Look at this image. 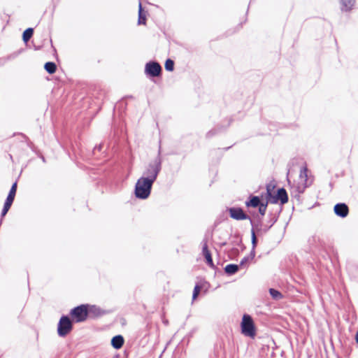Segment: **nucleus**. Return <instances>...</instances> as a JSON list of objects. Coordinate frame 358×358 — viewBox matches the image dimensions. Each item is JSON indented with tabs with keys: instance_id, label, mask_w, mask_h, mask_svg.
I'll return each instance as SVG.
<instances>
[{
	"instance_id": "6e6552de",
	"label": "nucleus",
	"mask_w": 358,
	"mask_h": 358,
	"mask_svg": "<svg viewBox=\"0 0 358 358\" xmlns=\"http://www.w3.org/2000/svg\"><path fill=\"white\" fill-rule=\"evenodd\" d=\"M162 68L159 62L150 61L145 66V73L149 77H158L161 75Z\"/></svg>"
},
{
	"instance_id": "f3484780",
	"label": "nucleus",
	"mask_w": 358,
	"mask_h": 358,
	"mask_svg": "<svg viewBox=\"0 0 358 358\" xmlns=\"http://www.w3.org/2000/svg\"><path fill=\"white\" fill-rule=\"evenodd\" d=\"M124 340L122 335H117L112 338L111 339V345L115 349H120L122 347L124 344Z\"/></svg>"
},
{
	"instance_id": "f704fd0d",
	"label": "nucleus",
	"mask_w": 358,
	"mask_h": 358,
	"mask_svg": "<svg viewBox=\"0 0 358 358\" xmlns=\"http://www.w3.org/2000/svg\"><path fill=\"white\" fill-rule=\"evenodd\" d=\"M255 250L254 248H252L250 256H248L250 257V260L252 259L255 257Z\"/></svg>"
},
{
	"instance_id": "72a5a7b5",
	"label": "nucleus",
	"mask_w": 358,
	"mask_h": 358,
	"mask_svg": "<svg viewBox=\"0 0 358 358\" xmlns=\"http://www.w3.org/2000/svg\"><path fill=\"white\" fill-rule=\"evenodd\" d=\"M215 134V130H210L209 131L207 134H206V136L208 138H210L212 137L213 136H214Z\"/></svg>"
},
{
	"instance_id": "dca6fc26",
	"label": "nucleus",
	"mask_w": 358,
	"mask_h": 358,
	"mask_svg": "<svg viewBox=\"0 0 358 358\" xmlns=\"http://www.w3.org/2000/svg\"><path fill=\"white\" fill-rule=\"evenodd\" d=\"M341 7V9L342 11L348 12L350 11L355 4V0H339Z\"/></svg>"
},
{
	"instance_id": "e433bc0d",
	"label": "nucleus",
	"mask_w": 358,
	"mask_h": 358,
	"mask_svg": "<svg viewBox=\"0 0 358 358\" xmlns=\"http://www.w3.org/2000/svg\"><path fill=\"white\" fill-rule=\"evenodd\" d=\"M11 206H12V205H10V203H6V202L5 201L4 205H3V207H5V208H7L10 209V208L11 207Z\"/></svg>"
},
{
	"instance_id": "a211bd4d",
	"label": "nucleus",
	"mask_w": 358,
	"mask_h": 358,
	"mask_svg": "<svg viewBox=\"0 0 358 358\" xmlns=\"http://www.w3.org/2000/svg\"><path fill=\"white\" fill-rule=\"evenodd\" d=\"M239 268L240 266L238 264H229L224 267V272L228 275H231L237 273L239 270Z\"/></svg>"
},
{
	"instance_id": "7c9ffc66",
	"label": "nucleus",
	"mask_w": 358,
	"mask_h": 358,
	"mask_svg": "<svg viewBox=\"0 0 358 358\" xmlns=\"http://www.w3.org/2000/svg\"><path fill=\"white\" fill-rule=\"evenodd\" d=\"M250 257H245L243 258L240 262L239 266H243L248 262H249Z\"/></svg>"
},
{
	"instance_id": "0eeeda50",
	"label": "nucleus",
	"mask_w": 358,
	"mask_h": 358,
	"mask_svg": "<svg viewBox=\"0 0 358 358\" xmlns=\"http://www.w3.org/2000/svg\"><path fill=\"white\" fill-rule=\"evenodd\" d=\"M270 217V225H264V224L262 223L261 219H258L257 222H255L253 220L250 218V222L252 226V229L255 231L257 230V231H263L264 233H266L271 227L278 220V217L275 214H269Z\"/></svg>"
},
{
	"instance_id": "c756f323",
	"label": "nucleus",
	"mask_w": 358,
	"mask_h": 358,
	"mask_svg": "<svg viewBox=\"0 0 358 358\" xmlns=\"http://www.w3.org/2000/svg\"><path fill=\"white\" fill-rule=\"evenodd\" d=\"M14 199H15V196H14L8 194L7 198H6L5 201L6 203H10V205H12L13 203Z\"/></svg>"
},
{
	"instance_id": "4c0bfd02",
	"label": "nucleus",
	"mask_w": 358,
	"mask_h": 358,
	"mask_svg": "<svg viewBox=\"0 0 358 358\" xmlns=\"http://www.w3.org/2000/svg\"><path fill=\"white\" fill-rule=\"evenodd\" d=\"M355 341H356L357 343H358V331H357L356 335H355Z\"/></svg>"
},
{
	"instance_id": "9d476101",
	"label": "nucleus",
	"mask_w": 358,
	"mask_h": 358,
	"mask_svg": "<svg viewBox=\"0 0 358 358\" xmlns=\"http://www.w3.org/2000/svg\"><path fill=\"white\" fill-rule=\"evenodd\" d=\"M334 211L337 216L344 218L348 216L349 208L345 203H338L334 206Z\"/></svg>"
},
{
	"instance_id": "4be33fe9",
	"label": "nucleus",
	"mask_w": 358,
	"mask_h": 358,
	"mask_svg": "<svg viewBox=\"0 0 358 358\" xmlns=\"http://www.w3.org/2000/svg\"><path fill=\"white\" fill-rule=\"evenodd\" d=\"M269 294H271L272 298L275 300L281 299L283 297L281 292L273 288L269 289Z\"/></svg>"
},
{
	"instance_id": "423d86ee",
	"label": "nucleus",
	"mask_w": 358,
	"mask_h": 358,
	"mask_svg": "<svg viewBox=\"0 0 358 358\" xmlns=\"http://www.w3.org/2000/svg\"><path fill=\"white\" fill-rule=\"evenodd\" d=\"M266 194H267V200L269 201L272 203H277L278 201L280 202L281 204H285L288 201V195L287 193L283 187L279 188L277 191L275 195H273L269 187L266 188Z\"/></svg>"
},
{
	"instance_id": "9b49d317",
	"label": "nucleus",
	"mask_w": 358,
	"mask_h": 358,
	"mask_svg": "<svg viewBox=\"0 0 358 358\" xmlns=\"http://www.w3.org/2000/svg\"><path fill=\"white\" fill-rule=\"evenodd\" d=\"M308 187L307 183L299 182L297 185H294L292 187L291 194L298 200L300 198V194L303 193L306 188Z\"/></svg>"
},
{
	"instance_id": "4468645a",
	"label": "nucleus",
	"mask_w": 358,
	"mask_h": 358,
	"mask_svg": "<svg viewBox=\"0 0 358 358\" xmlns=\"http://www.w3.org/2000/svg\"><path fill=\"white\" fill-rule=\"evenodd\" d=\"M202 252H203V256L205 257V259L206 260L207 264L210 268H215V265L213 264V258H212V256H211V254H210V251L208 249V245H207L206 243H205L203 246Z\"/></svg>"
},
{
	"instance_id": "bb28decb",
	"label": "nucleus",
	"mask_w": 358,
	"mask_h": 358,
	"mask_svg": "<svg viewBox=\"0 0 358 358\" xmlns=\"http://www.w3.org/2000/svg\"><path fill=\"white\" fill-rule=\"evenodd\" d=\"M251 239L252 248L255 249L257 244V239L255 235V231L254 230H251Z\"/></svg>"
},
{
	"instance_id": "a19ab883",
	"label": "nucleus",
	"mask_w": 358,
	"mask_h": 358,
	"mask_svg": "<svg viewBox=\"0 0 358 358\" xmlns=\"http://www.w3.org/2000/svg\"><path fill=\"white\" fill-rule=\"evenodd\" d=\"M1 224V220L0 221V225Z\"/></svg>"
},
{
	"instance_id": "f8f14e48",
	"label": "nucleus",
	"mask_w": 358,
	"mask_h": 358,
	"mask_svg": "<svg viewBox=\"0 0 358 358\" xmlns=\"http://www.w3.org/2000/svg\"><path fill=\"white\" fill-rule=\"evenodd\" d=\"M88 310H89L88 316L92 317H98L102 316L103 315H106L108 313V311L104 310L97 306L89 305V304H88Z\"/></svg>"
},
{
	"instance_id": "20e7f679",
	"label": "nucleus",
	"mask_w": 358,
	"mask_h": 358,
	"mask_svg": "<svg viewBox=\"0 0 358 358\" xmlns=\"http://www.w3.org/2000/svg\"><path fill=\"white\" fill-rule=\"evenodd\" d=\"M70 315L76 322L85 321L89 315L88 304H81L71 309Z\"/></svg>"
},
{
	"instance_id": "1a4fd4ad",
	"label": "nucleus",
	"mask_w": 358,
	"mask_h": 358,
	"mask_svg": "<svg viewBox=\"0 0 358 358\" xmlns=\"http://www.w3.org/2000/svg\"><path fill=\"white\" fill-rule=\"evenodd\" d=\"M229 215L236 220H250V217L244 213L241 208L231 207L228 209Z\"/></svg>"
},
{
	"instance_id": "39448f33",
	"label": "nucleus",
	"mask_w": 358,
	"mask_h": 358,
	"mask_svg": "<svg viewBox=\"0 0 358 358\" xmlns=\"http://www.w3.org/2000/svg\"><path fill=\"white\" fill-rule=\"evenodd\" d=\"M73 329V322L68 315H62L57 324V334L60 337H65Z\"/></svg>"
},
{
	"instance_id": "7ed1b4c3",
	"label": "nucleus",
	"mask_w": 358,
	"mask_h": 358,
	"mask_svg": "<svg viewBox=\"0 0 358 358\" xmlns=\"http://www.w3.org/2000/svg\"><path fill=\"white\" fill-rule=\"evenodd\" d=\"M241 333L250 338H254L256 336V327L252 317L248 314H244L241 323Z\"/></svg>"
},
{
	"instance_id": "2eb2a0df",
	"label": "nucleus",
	"mask_w": 358,
	"mask_h": 358,
	"mask_svg": "<svg viewBox=\"0 0 358 358\" xmlns=\"http://www.w3.org/2000/svg\"><path fill=\"white\" fill-rule=\"evenodd\" d=\"M262 202L261 201L260 198L258 196L250 195L248 200L245 201V206L247 207H252L257 208L259 206Z\"/></svg>"
},
{
	"instance_id": "ea45409f",
	"label": "nucleus",
	"mask_w": 358,
	"mask_h": 358,
	"mask_svg": "<svg viewBox=\"0 0 358 358\" xmlns=\"http://www.w3.org/2000/svg\"><path fill=\"white\" fill-rule=\"evenodd\" d=\"M266 225H270V220L268 221V223Z\"/></svg>"
},
{
	"instance_id": "412c9836",
	"label": "nucleus",
	"mask_w": 358,
	"mask_h": 358,
	"mask_svg": "<svg viewBox=\"0 0 358 358\" xmlns=\"http://www.w3.org/2000/svg\"><path fill=\"white\" fill-rule=\"evenodd\" d=\"M34 34V29L33 28H27L26 30L24 31L22 34V39L23 41L27 43L29 41V39L32 37Z\"/></svg>"
},
{
	"instance_id": "473e14b6",
	"label": "nucleus",
	"mask_w": 358,
	"mask_h": 358,
	"mask_svg": "<svg viewBox=\"0 0 358 358\" xmlns=\"http://www.w3.org/2000/svg\"><path fill=\"white\" fill-rule=\"evenodd\" d=\"M8 210H9L8 208L3 207V209H2V211H1V217H4L6 215V213H8Z\"/></svg>"
},
{
	"instance_id": "2f4dec72",
	"label": "nucleus",
	"mask_w": 358,
	"mask_h": 358,
	"mask_svg": "<svg viewBox=\"0 0 358 358\" xmlns=\"http://www.w3.org/2000/svg\"><path fill=\"white\" fill-rule=\"evenodd\" d=\"M102 147H103L102 144H99V145H96L94 147V150H93L94 154H95L96 151L100 152L101 150V149H102Z\"/></svg>"
},
{
	"instance_id": "b1692460",
	"label": "nucleus",
	"mask_w": 358,
	"mask_h": 358,
	"mask_svg": "<svg viewBox=\"0 0 358 358\" xmlns=\"http://www.w3.org/2000/svg\"><path fill=\"white\" fill-rule=\"evenodd\" d=\"M164 67L167 71H173L174 69V62L171 59H167L165 62Z\"/></svg>"
},
{
	"instance_id": "c9c22d12",
	"label": "nucleus",
	"mask_w": 358,
	"mask_h": 358,
	"mask_svg": "<svg viewBox=\"0 0 358 358\" xmlns=\"http://www.w3.org/2000/svg\"><path fill=\"white\" fill-rule=\"evenodd\" d=\"M159 143H161V142H159ZM161 153H162V148H161V144H159L157 156L155 158H159V159H162Z\"/></svg>"
},
{
	"instance_id": "cd10ccee",
	"label": "nucleus",
	"mask_w": 358,
	"mask_h": 358,
	"mask_svg": "<svg viewBox=\"0 0 358 358\" xmlns=\"http://www.w3.org/2000/svg\"><path fill=\"white\" fill-rule=\"evenodd\" d=\"M17 182H15L12 186H11V188L9 191V193L8 194L10 195H13L14 196H15V194H16V191H17Z\"/></svg>"
},
{
	"instance_id": "c85d7f7f",
	"label": "nucleus",
	"mask_w": 358,
	"mask_h": 358,
	"mask_svg": "<svg viewBox=\"0 0 358 358\" xmlns=\"http://www.w3.org/2000/svg\"><path fill=\"white\" fill-rule=\"evenodd\" d=\"M14 199H15V196H14L8 194L7 198H6L5 201L6 203H10V205H12L13 203Z\"/></svg>"
},
{
	"instance_id": "a878e982",
	"label": "nucleus",
	"mask_w": 358,
	"mask_h": 358,
	"mask_svg": "<svg viewBox=\"0 0 358 358\" xmlns=\"http://www.w3.org/2000/svg\"><path fill=\"white\" fill-rule=\"evenodd\" d=\"M201 289V287L199 285L196 284L193 290V294H192L193 300L196 299V297L198 296V295L200 293Z\"/></svg>"
},
{
	"instance_id": "f257e3e1",
	"label": "nucleus",
	"mask_w": 358,
	"mask_h": 358,
	"mask_svg": "<svg viewBox=\"0 0 358 358\" xmlns=\"http://www.w3.org/2000/svg\"><path fill=\"white\" fill-rule=\"evenodd\" d=\"M162 159L155 158L145 166L141 178H144L154 183L162 170Z\"/></svg>"
},
{
	"instance_id": "5701e85b",
	"label": "nucleus",
	"mask_w": 358,
	"mask_h": 358,
	"mask_svg": "<svg viewBox=\"0 0 358 358\" xmlns=\"http://www.w3.org/2000/svg\"><path fill=\"white\" fill-rule=\"evenodd\" d=\"M307 171L308 169L306 166L301 169L299 178L301 182L307 183Z\"/></svg>"
},
{
	"instance_id": "aec40b11",
	"label": "nucleus",
	"mask_w": 358,
	"mask_h": 358,
	"mask_svg": "<svg viewBox=\"0 0 358 358\" xmlns=\"http://www.w3.org/2000/svg\"><path fill=\"white\" fill-rule=\"evenodd\" d=\"M44 69L48 73L52 74L55 73L57 70V66L55 62H48L45 64Z\"/></svg>"
},
{
	"instance_id": "ddd939ff",
	"label": "nucleus",
	"mask_w": 358,
	"mask_h": 358,
	"mask_svg": "<svg viewBox=\"0 0 358 358\" xmlns=\"http://www.w3.org/2000/svg\"><path fill=\"white\" fill-rule=\"evenodd\" d=\"M309 245L315 248H320L324 245V242L320 235L315 234L308 239Z\"/></svg>"
},
{
	"instance_id": "f03ea898",
	"label": "nucleus",
	"mask_w": 358,
	"mask_h": 358,
	"mask_svg": "<svg viewBox=\"0 0 358 358\" xmlns=\"http://www.w3.org/2000/svg\"><path fill=\"white\" fill-rule=\"evenodd\" d=\"M153 182L144 178L138 179L134 189L135 196L140 199H146L151 193Z\"/></svg>"
},
{
	"instance_id": "6ab92c4d",
	"label": "nucleus",
	"mask_w": 358,
	"mask_h": 358,
	"mask_svg": "<svg viewBox=\"0 0 358 358\" xmlns=\"http://www.w3.org/2000/svg\"><path fill=\"white\" fill-rule=\"evenodd\" d=\"M146 23V17L145 15L143 13V10L142 7V4L140 2L138 5V24H145Z\"/></svg>"
},
{
	"instance_id": "58836bf2",
	"label": "nucleus",
	"mask_w": 358,
	"mask_h": 358,
	"mask_svg": "<svg viewBox=\"0 0 358 358\" xmlns=\"http://www.w3.org/2000/svg\"><path fill=\"white\" fill-rule=\"evenodd\" d=\"M41 159L43 160V162H45V159L43 156L41 157Z\"/></svg>"
},
{
	"instance_id": "393cba45",
	"label": "nucleus",
	"mask_w": 358,
	"mask_h": 358,
	"mask_svg": "<svg viewBox=\"0 0 358 358\" xmlns=\"http://www.w3.org/2000/svg\"><path fill=\"white\" fill-rule=\"evenodd\" d=\"M268 205V201L266 203H262L259 206V213L262 216H264L266 211V208Z\"/></svg>"
}]
</instances>
